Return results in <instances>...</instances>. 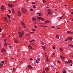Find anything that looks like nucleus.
Returning a JSON list of instances; mask_svg holds the SVG:
<instances>
[{"instance_id": "obj_1", "label": "nucleus", "mask_w": 73, "mask_h": 73, "mask_svg": "<svg viewBox=\"0 0 73 73\" xmlns=\"http://www.w3.org/2000/svg\"><path fill=\"white\" fill-rule=\"evenodd\" d=\"M22 11L23 13H27V10L24 8H23L22 9Z\"/></svg>"}, {"instance_id": "obj_2", "label": "nucleus", "mask_w": 73, "mask_h": 73, "mask_svg": "<svg viewBox=\"0 0 73 73\" xmlns=\"http://www.w3.org/2000/svg\"><path fill=\"white\" fill-rule=\"evenodd\" d=\"M19 17H21V11H18L17 13Z\"/></svg>"}, {"instance_id": "obj_3", "label": "nucleus", "mask_w": 73, "mask_h": 73, "mask_svg": "<svg viewBox=\"0 0 73 73\" xmlns=\"http://www.w3.org/2000/svg\"><path fill=\"white\" fill-rule=\"evenodd\" d=\"M1 9L2 10V11H4V10L5 9V6H2L1 8Z\"/></svg>"}, {"instance_id": "obj_4", "label": "nucleus", "mask_w": 73, "mask_h": 73, "mask_svg": "<svg viewBox=\"0 0 73 73\" xmlns=\"http://www.w3.org/2000/svg\"><path fill=\"white\" fill-rule=\"evenodd\" d=\"M67 39L68 40H70V41H72L73 40V38L70 37H68L67 38Z\"/></svg>"}, {"instance_id": "obj_5", "label": "nucleus", "mask_w": 73, "mask_h": 73, "mask_svg": "<svg viewBox=\"0 0 73 73\" xmlns=\"http://www.w3.org/2000/svg\"><path fill=\"white\" fill-rule=\"evenodd\" d=\"M36 63L37 64L39 63L40 62V58H38L36 60Z\"/></svg>"}, {"instance_id": "obj_6", "label": "nucleus", "mask_w": 73, "mask_h": 73, "mask_svg": "<svg viewBox=\"0 0 73 73\" xmlns=\"http://www.w3.org/2000/svg\"><path fill=\"white\" fill-rule=\"evenodd\" d=\"M21 24L22 27H24L25 28V25H24V22H21Z\"/></svg>"}, {"instance_id": "obj_7", "label": "nucleus", "mask_w": 73, "mask_h": 73, "mask_svg": "<svg viewBox=\"0 0 73 73\" xmlns=\"http://www.w3.org/2000/svg\"><path fill=\"white\" fill-rule=\"evenodd\" d=\"M27 67L28 68H29V69H32V66L31 65H28Z\"/></svg>"}, {"instance_id": "obj_8", "label": "nucleus", "mask_w": 73, "mask_h": 73, "mask_svg": "<svg viewBox=\"0 0 73 73\" xmlns=\"http://www.w3.org/2000/svg\"><path fill=\"white\" fill-rule=\"evenodd\" d=\"M8 6L9 7H11V8H12L13 7V5H12V4H8Z\"/></svg>"}, {"instance_id": "obj_9", "label": "nucleus", "mask_w": 73, "mask_h": 73, "mask_svg": "<svg viewBox=\"0 0 73 73\" xmlns=\"http://www.w3.org/2000/svg\"><path fill=\"white\" fill-rule=\"evenodd\" d=\"M38 19H39V20H42V21H44V19H43L42 17H39Z\"/></svg>"}, {"instance_id": "obj_10", "label": "nucleus", "mask_w": 73, "mask_h": 73, "mask_svg": "<svg viewBox=\"0 0 73 73\" xmlns=\"http://www.w3.org/2000/svg\"><path fill=\"white\" fill-rule=\"evenodd\" d=\"M1 51L2 52H3V53L4 52H5V49L4 48H2Z\"/></svg>"}, {"instance_id": "obj_11", "label": "nucleus", "mask_w": 73, "mask_h": 73, "mask_svg": "<svg viewBox=\"0 0 73 73\" xmlns=\"http://www.w3.org/2000/svg\"><path fill=\"white\" fill-rule=\"evenodd\" d=\"M56 37L57 39H58V38H59V35H56Z\"/></svg>"}, {"instance_id": "obj_12", "label": "nucleus", "mask_w": 73, "mask_h": 73, "mask_svg": "<svg viewBox=\"0 0 73 73\" xmlns=\"http://www.w3.org/2000/svg\"><path fill=\"white\" fill-rule=\"evenodd\" d=\"M28 47H29V49H32V46H30V45H29Z\"/></svg>"}, {"instance_id": "obj_13", "label": "nucleus", "mask_w": 73, "mask_h": 73, "mask_svg": "<svg viewBox=\"0 0 73 73\" xmlns=\"http://www.w3.org/2000/svg\"><path fill=\"white\" fill-rule=\"evenodd\" d=\"M45 70L46 72H48V70H49V68H45Z\"/></svg>"}, {"instance_id": "obj_14", "label": "nucleus", "mask_w": 73, "mask_h": 73, "mask_svg": "<svg viewBox=\"0 0 73 73\" xmlns=\"http://www.w3.org/2000/svg\"><path fill=\"white\" fill-rule=\"evenodd\" d=\"M14 41L16 43H19V41L16 40H14Z\"/></svg>"}, {"instance_id": "obj_15", "label": "nucleus", "mask_w": 73, "mask_h": 73, "mask_svg": "<svg viewBox=\"0 0 73 73\" xmlns=\"http://www.w3.org/2000/svg\"><path fill=\"white\" fill-rule=\"evenodd\" d=\"M67 33L68 34H69L70 33H71V34H72V33H73L72 32H71L70 31H68L67 32Z\"/></svg>"}, {"instance_id": "obj_16", "label": "nucleus", "mask_w": 73, "mask_h": 73, "mask_svg": "<svg viewBox=\"0 0 73 73\" xmlns=\"http://www.w3.org/2000/svg\"><path fill=\"white\" fill-rule=\"evenodd\" d=\"M12 12L13 13H15V10H14V9H12Z\"/></svg>"}, {"instance_id": "obj_17", "label": "nucleus", "mask_w": 73, "mask_h": 73, "mask_svg": "<svg viewBox=\"0 0 73 73\" xmlns=\"http://www.w3.org/2000/svg\"><path fill=\"white\" fill-rule=\"evenodd\" d=\"M42 48H43V49L44 50H45V46H42Z\"/></svg>"}, {"instance_id": "obj_18", "label": "nucleus", "mask_w": 73, "mask_h": 73, "mask_svg": "<svg viewBox=\"0 0 73 73\" xmlns=\"http://www.w3.org/2000/svg\"><path fill=\"white\" fill-rule=\"evenodd\" d=\"M68 62L69 63H72V61L71 60H68Z\"/></svg>"}, {"instance_id": "obj_19", "label": "nucleus", "mask_w": 73, "mask_h": 73, "mask_svg": "<svg viewBox=\"0 0 73 73\" xmlns=\"http://www.w3.org/2000/svg\"><path fill=\"white\" fill-rule=\"evenodd\" d=\"M3 64H0V68H1V67L3 66Z\"/></svg>"}, {"instance_id": "obj_20", "label": "nucleus", "mask_w": 73, "mask_h": 73, "mask_svg": "<svg viewBox=\"0 0 73 73\" xmlns=\"http://www.w3.org/2000/svg\"><path fill=\"white\" fill-rule=\"evenodd\" d=\"M62 59L63 60H64L65 59V58L64 57H62Z\"/></svg>"}, {"instance_id": "obj_21", "label": "nucleus", "mask_w": 73, "mask_h": 73, "mask_svg": "<svg viewBox=\"0 0 73 73\" xmlns=\"http://www.w3.org/2000/svg\"><path fill=\"white\" fill-rule=\"evenodd\" d=\"M4 45L6 46H7V43H6V42H5Z\"/></svg>"}, {"instance_id": "obj_22", "label": "nucleus", "mask_w": 73, "mask_h": 73, "mask_svg": "<svg viewBox=\"0 0 73 73\" xmlns=\"http://www.w3.org/2000/svg\"><path fill=\"white\" fill-rule=\"evenodd\" d=\"M32 20H33V21H35V20H36V19L34 18H32Z\"/></svg>"}, {"instance_id": "obj_23", "label": "nucleus", "mask_w": 73, "mask_h": 73, "mask_svg": "<svg viewBox=\"0 0 73 73\" xmlns=\"http://www.w3.org/2000/svg\"><path fill=\"white\" fill-rule=\"evenodd\" d=\"M5 35H4V34H3V35H2V37H3V38H5Z\"/></svg>"}, {"instance_id": "obj_24", "label": "nucleus", "mask_w": 73, "mask_h": 73, "mask_svg": "<svg viewBox=\"0 0 73 73\" xmlns=\"http://www.w3.org/2000/svg\"><path fill=\"white\" fill-rule=\"evenodd\" d=\"M63 73H66V72L65 71L63 70L62 71Z\"/></svg>"}, {"instance_id": "obj_25", "label": "nucleus", "mask_w": 73, "mask_h": 73, "mask_svg": "<svg viewBox=\"0 0 73 73\" xmlns=\"http://www.w3.org/2000/svg\"><path fill=\"white\" fill-rule=\"evenodd\" d=\"M30 11H33V9H30Z\"/></svg>"}, {"instance_id": "obj_26", "label": "nucleus", "mask_w": 73, "mask_h": 73, "mask_svg": "<svg viewBox=\"0 0 73 73\" xmlns=\"http://www.w3.org/2000/svg\"><path fill=\"white\" fill-rule=\"evenodd\" d=\"M68 46H71V47H72L73 46V45L72 44H69Z\"/></svg>"}, {"instance_id": "obj_27", "label": "nucleus", "mask_w": 73, "mask_h": 73, "mask_svg": "<svg viewBox=\"0 0 73 73\" xmlns=\"http://www.w3.org/2000/svg\"><path fill=\"white\" fill-rule=\"evenodd\" d=\"M37 14H38V15H39V16H41V13H38L37 14Z\"/></svg>"}, {"instance_id": "obj_28", "label": "nucleus", "mask_w": 73, "mask_h": 73, "mask_svg": "<svg viewBox=\"0 0 73 73\" xmlns=\"http://www.w3.org/2000/svg\"><path fill=\"white\" fill-rule=\"evenodd\" d=\"M48 57H47L46 58V60L47 61H48Z\"/></svg>"}, {"instance_id": "obj_29", "label": "nucleus", "mask_w": 73, "mask_h": 73, "mask_svg": "<svg viewBox=\"0 0 73 73\" xmlns=\"http://www.w3.org/2000/svg\"><path fill=\"white\" fill-rule=\"evenodd\" d=\"M7 16L9 19H10V16H9V15H7Z\"/></svg>"}, {"instance_id": "obj_30", "label": "nucleus", "mask_w": 73, "mask_h": 73, "mask_svg": "<svg viewBox=\"0 0 73 73\" xmlns=\"http://www.w3.org/2000/svg\"><path fill=\"white\" fill-rule=\"evenodd\" d=\"M52 49H55V47H54V46H53L52 47Z\"/></svg>"}, {"instance_id": "obj_31", "label": "nucleus", "mask_w": 73, "mask_h": 73, "mask_svg": "<svg viewBox=\"0 0 73 73\" xmlns=\"http://www.w3.org/2000/svg\"><path fill=\"white\" fill-rule=\"evenodd\" d=\"M13 71H12V72H15V68H13Z\"/></svg>"}, {"instance_id": "obj_32", "label": "nucleus", "mask_w": 73, "mask_h": 73, "mask_svg": "<svg viewBox=\"0 0 73 73\" xmlns=\"http://www.w3.org/2000/svg\"><path fill=\"white\" fill-rule=\"evenodd\" d=\"M48 14H49V13H52V12L50 11L49 12H48Z\"/></svg>"}, {"instance_id": "obj_33", "label": "nucleus", "mask_w": 73, "mask_h": 73, "mask_svg": "<svg viewBox=\"0 0 73 73\" xmlns=\"http://www.w3.org/2000/svg\"><path fill=\"white\" fill-rule=\"evenodd\" d=\"M58 62L59 64H60V63H61V62L60 61L58 60Z\"/></svg>"}, {"instance_id": "obj_34", "label": "nucleus", "mask_w": 73, "mask_h": 73, "mask_svg": "<svg viewBox=\"0 0 73 73\" xmlns=\"http://www.w3.org/2000/svg\"><path fill=\"white\" fill-rule=\"evenodd\" d=\"M60 50L61 51V52H62V48H60Z\"/></svg>"}, {"instance_id": "obj_35", "label": "nucleus", "mask_w": 73, "mask_h": 73, "mask_svg": "<svg viewBox=\"0 0 73 73\" xmlns=\"http://www.w3.org/2000/svg\"><path fill=\"white\" fill-rule=\"evenodd\" d=\"M1 62H2V63H3V64H4V62L3 61H1Z\"/></svg>"}, {"instance_id": "obj_36", "label": "nucleus", "mask_w": 73, "mask_h": 73, "mask_svg": "<svg viewBox=\"0 0 73 73\" xmlns=\"http://www.w3.org/2000/svg\"><path fill=\"white\" fill-rule=\"evenodd\" d=\"M19 34H20V35H22V33H21V32H19Z\"/></svg>"}, {"instance_id": "obj_37", "label": "nucleus", "mask_w": 73, "mask_h": 73, "mask_svg": "<svg viewBox=\"0 0 73 73\" xmlns=\"http://www.w3.org/2000/svg\"><path fill=\"white\" fill-rule=\"evenodd\" d=\"M46 23H49V21H45Z\"/></svg>"}, {"instance_id": "obj_38", "label": "nucleus", "mask_w": 73, "mask_h": 73, "mask_svg": "<svg viewBox=\"0 0 73 73\" xmlns=\"http://www.w3.org/2000/svg\"><path fill=\"white\" fill-rule=\"evenodd\" d=\"M8 11H9V13H11V11H9V10Z\"/></svg>"}, {"instance_id": "obj_39", "label": "nucleus", "mask_w": 73, "mask_h": 73, "mask_svg": "<svg viewBox=\"0 0 73 73\" xmlns=\"http://www.w3.org/2000/svg\"><path fill=\"white\" fill-rule=\"evenodd\" d=\"M4 20H7V18L6 17H4Z\"/></svg>"}, {"instance_id": "obj_40", "label": "nucleus", "mask_w": 73, "mask_h": 73, "mask_svg": "<svg viewBox=\"0 0 73 73\" xmlns=\"http://www.w3.org/2000/svg\"><path fill=\"white\" fill-rule=\"evenodd\" d=\"M42 45H44V44H45V43L44 42H42Z\"/></svg>"}, {"instance_id": "obj_41", "label": "nucleus", "mask_w": 73, "mask_h": 73, "mask_svg": "<svg viewBox=\"0 0 73 73\" xmlns=\"http://www.w3.org/2000/svg\"><path fill=\"white\" fill-rule=\"evenodd\" d=\"M57 29H61V28H58V27H57Z\"/></svg>"}, {"instance_id": "obj_42", "label": "nucleus", "mask_w": 73, "mask_h": 73, "mask_svg": "<svg viewBox=\"0 0 73 73\" xmlns=\"http://www.w3.org/2000/svg\"><path fill=\"white\" fill-rule=\"evenodd\" d=\"M36 4V3L35 2H34V3H32V4Z\"/></svg>"}, {"instance_id": "obj_43", "label": "nucleus", "mask_w": 73, "mask_h": 73, "mask_svg": "<svg viewBox=\"0 0 73 73\" xmlns=\"http://www.w3.org/2000/svg\"><path fill=\"white\" fill-rule=\"evenodd\" d=\"M66 62V64H69V62Z\"/></svg>"}, {"instance_id": "obj_44", "label": "nucleus", "mask_w": 73, "mask_h": 73, "mask_svg": "<svg viewBox=\"0 0 73 73\" xmlns=\"http://www.w3.org/2000/svg\"><path fill=\"white\" fill-rule=\"evenodd\" d=\"M43 3H45V0H43Z\"/></svg>"}, {"instance_id": "obj_45", "label": "nucleus", "mask_w": 73, "mask_h": 73, "mask_svg": "<svg viewBox=\"0 0 73 73\" xmlns=\"http://www.w3.org/2000/svg\"><path fill=\"white\" fill-rule=\"evenodd\" d=\"M33 8L35 7V5H33Z\"/></svg>"}, {"instance_id": "obj_46", "label": "nucleus", "mask_w": 73, "mask_h": 73, "mask_svg": "<svg viewBox=\"0 0 73 73\" xmlns=\"http://www.w3.org/2000/svg\"><path fill=\"white\" fill-rule=\"evenodd\" d=\"M2 30L0 28V32H1V31Z\"/></svg>"}, {"instance_id": "obj_47", "label": "nucleus", "mask_w": 73, "mask_h": 73, "mask_svg": "<svg viewBox=\"0 0 73 73\" xmlns=\"http://www.w3.org/2000/svg\"><path fill=\"white\" fill-rule=\"evenodd\" d=\"M35 41V39L32 40H31V42H33V41Z\"/></svg>"}, {"instance_id": "obj_48", "label": "nucleus", "mask_w": 73, "mask_h": 73, "mask_svg": "<svg viewBox=\"0 0 73 73\" xmlns=\"http://www.w3.org/2000/svg\"><path fill=\"white\" fill-rule=\"evenodd\" d=\"M34 27H35V28H37V26H34Z\"/></svg>"}, {"instance_id": "obj_49", "label": "nucleus", "mask_w": 73, "mask_h": 73, "mask_svg": "<svg viewBox=\"0 0 73 73\" xmlns=\"http://www.w3.org/2000/svg\"><path fill=\"white\" fill-rule=\"evenodd\" d=\"M4 42H5V41H6V39H4Z\"/></svg>"}, {"instance_id": "obj_50", "label": "nucleus", "mask_w": 73, "mask_h": 73, "mask_svg": "<svg viewBox=\"0 0 73 73\" xmlns=\"http://www.w3.org/2000/svg\"><path fill=\"white\" fill-rule=\"evenodd\" d=\"M34 33V32H31V33Z\"/></svg>"}, {"instance_id": "obj_51", "label": "nucleus", "mask_w": 73, "mask_h": 73, "mask_svg": "<svg viewBox=\"0 0 73 73\" xmlns=\"http://www.w3.org/2000/svg\"><path fill=\"white\" fill-rule=\"evenodd\" d=\"M30 60H32V58H30Z\"/></svg>"}, {"instance_id": "obj_52", "label": "nucleus", "mask_w": 73, "mask_h": 73, "mask_svg": "<svg viewBox=\"0 0 73 73\" xmlns=\"http://www.w3.org/2000/svg\"><path fill=\"white\" fill-rule=\"evenodd\" d=\"M47 11H51V10L50 9H48V10H47Z\"/></svg>"}, {"instance_id": "obj_53", "label": "nucleus", "mask_w": 73, "mask_h": 73, "mask_svg": "<svg viewBox=\"0 0 73 73\" xmlns=\"http://www.w3.org/2000/svg\"><path fill=\"white\" fill-rule=\"evenodd\" d=\"M52 28H54V26H52Z\"/></svg>"}, {"instance_id": "obj_54", "label": "nucleus", "mask_w": 73, "mask_h": 73, "mask_svg": "<svg viewBox=\"0 0 73 73\" xmlns=\"http://www.w3.org/2000/svg\"><path fill=\"white\" fill-rule=\"evenodd\" d=\"M19 36L20 37H22V36H21V35H19Z\"/></svg>"}, {"instance_id": "obj_55", "label": "nucleus", "mask_w": 73, "mask_h": 73, "mask_svg": "<svg viewBox=\"0 0 73 73\" xmlns=\"http://www.w3.org/2000/svg\"><path fill=\"white\" fill-rule=\"evenodd\" d=\"M60 18V19H62V17H59Z\"/></svg>"}, {"instance_id": "obj_56", "label": "nucleus", "mask_w": 73, "mask_h": 73, "mask_svg": "<svg viewBox=\"0 0 73 73\" xmlns=\"http://www.w3.org/2000/svg\"><path fill=\"white\" fill-rule=\"evenodd\" d=\"M32 31H35L36 30L35 29H33V30H32Z\"/></svg>"}, {"instance_id": "obj_57", "label": "nucleus", "mask_w": 73, "mask_h": 73, "mask_svg": "<svg viewBox=\"0 0 73 73\" xmlns=\"http://www.w3.org/2000/svg\"><path fill=\"white\" fill-rule=\"evenodd\" d=\"M22 33H24V31H22Z\"/></svg>"}, {"instance_id": "obj_58", "label": "nucleus", "mask_w": 73, "mask_h": 73, "mask_svg": "<svg viewBox=\"0 0 73 73\" xmlns=\"http://www.w3.org/2000/svg\"><path fill=\"white\" fill-rule=\"evenodd\" d=\"M14 58H12L11 59V60H13V59H14Z\"/></svg>"}, {"instance_id": "obj_59", "label": "nucleus", "mask_w": 73, "mask_h": 73, "mask_svg": "<svg viewBox=\"0 0 73 73\" xmlns=\"http://www.w3.org/2000/svg\"><path fill=\"white\" fill-rule=\"evenodd\" d=\"M66 41H68V40H67L66 39Z\"/></svg>"}, {"instance_id": "obj_60", "label": "nucleus", "mask_w": 73, "mask_h": 73, "mask_svg": "<svg viewBox=\"0 0 73 73\" xmlns=\"http://www.w3.org/2000/svg\"><path fill=\"white\" fill-rule=\"evenodd\" d=\"M9 45H11V44H8Z\"/></svg>"}, {"instance_id": "obj_61", "label": "nucleus", "mask_w": 73, "mask_h": 73, "mask_svg": "<svg viewBox=\"0 0 73 73\" xmlns=\"http://www.w3.org/2000/svg\"><path fill=\"white\" fill-rule=\"evenodd\" d=\"M46 27H48L47 26H45L43 28H46Z\"/></svg>"}, {"instance_id": "obj_62", "label": "nucleus", "mask_w": 73, "mask_h": 73, "mask_svg": "<svg viewBox=\"0 0 73 73\" xmlns=\"http://www.w3.org/2000/svg\"><path fill=\"white\" fill-rule=\"evenodd\" d=\"M41 27H44V25H41Z\"/></svg>"}, {"instance_id": "obj_63", "label": "nucleus", "mask_w": 73, "mask_h": 73, "mask_svg": "<svg viewBox=\"0 0 73 73\" xmlns=\"http://www.w3.org/2000/svg\"><path fill=\"white\" fill-rule=\"evenodd\" d=\"M33 8L35 9V8H36V7H34Z\"/></svg>"}, {"instance_id": "obj_64", "label": "nucleus", "mask_w": 73, "mask_h": 73, "mask_svg": "<svg viewBox=\"0 0 73 73\" xmlns=\"http://www.w3.org/2000/svg\"><path fill=\"white\" fill-rule=\"evenodd\" d=\"M71 13L72 15H73V12H71Z\"/></svg>"}]
</instances>
